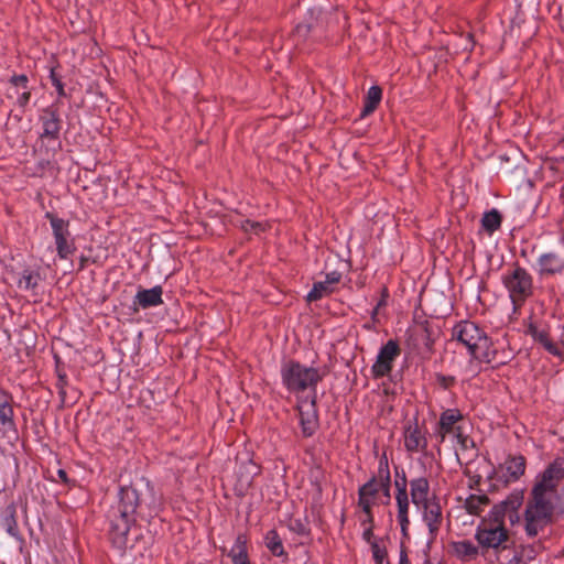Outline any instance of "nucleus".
<instances>
[{
  "mask_svg": "<svg viewBox=\"0 0 564 564\" xmlns=\"http://www.w3.org/2000/svg\"><path fill=\"white\" fill-rule=\"evenodd\" d=\"M473 359L478 360L479 362L492 364L494 369L507 365L510 360V358H502L499 356V351L492 346L490 338L489 344L481 347Z\"/></svg>",
  "mask_w": 564,
  "mask_h": 564,
  "instance_id": "21",
  "label": "nucleus"
},
{
  "mask_svg": "<svg viewBox=\"0 0 564 564\" xmlns=\"http://www.w3.org/2000/svg\"><path fill=\"white\" fill-rule=\"evenodd\" d=\"M435 339L427 322L412 329L408 337V345L417 355L430 358L434 352Z\"/></svg>",
  "mask_w": 564,
  "mask_h": 564,
  "instance_id": "11",
  "label": "nucleus"
},
{
  "mask_svg": "<svg viewBox=\"0 0 564 564\" xmlns=\"http://www.w3.org/2000/svg\"><path fill=\"white\" fill-rule=\"evenodd\" d=\"M370 547L375 563L382 564L388 555L386 546H381L378 542H372Z\"/></svg>",
  "mask_w": 564,
  "mask_h": 564,
  "instance_id": "40",
  "label": "nucleus"
},
{
  "mask_svg": "<svg viewBox=\"0 0 564 564\" xmlns=\"http://www.w3.org/2000/svg\"><path fill=\"white\" fill-rule=\"evenodd\" d=\"M563 143H564V140H563Z\"/></svg>",
  "mask_w": 564,
  "mask_h": 564,
  "instance_id": "59",
  "label": "nucleus"
},
{
  "mask_svg": "<svg viewBox=\"0 0 564 564\" xmlns=\"http://www.w3.org/2000/svg\"><path fill=\"white\" fill-rule=\"evenodd\" d=\"M372 505L373 503H361L358 502V506L362 509L366 514V518L361 521L362 525L373 527V514H372Z\"/></svg>",
  "mask_w": 564,
  "mask_h": 564,
  "instance_id": "43",
  "label": "nucleus"
},
{
  "mask_svg": "<svg viewBox=\"0 0 564 564\" xmlns=\"http://www.w3.org/2000/svg\"><path fill=\"white\" fill-rule=\"evenodd\" d=\"M50 79L52 85L56 88L58 97H65L66 93L64 89V84L62 82L61 76L55 72V69H51Z\"/></svg>",
  "mask_w": 564,
  "mask_h": 564,
  "instance_id": "41",
  "label": "nucleus"
},
{
  "mask_svg": "<svg viewBox=\"0 0 564 564\" xmlns=\"http://www.w3.org/2000/svg\"><path fill=\"white\" fill-rule=\"evenodd\" d=\"M502 283L509 292V297L514 312L518 311L525 301L533 295L532 275L519 264H514L502 275Z\"/></svg>",
  "mask_w": 564,
  "mask_h": 564,
  "instance_id": "5",
  "label": "nucleus"
},
{
  "mask_svg": "<svg viewBox=\"0 0 564 564\" xmlns=\"http://www.w3.org/2000/svg\"><path fill=\"white\" fill-rule=\"evenodd\" d=\"M241 229L246 232H254L259 234L265 230V225L260 221H253L250 219H246L240 225Z\"/></svg>",
  "mask_w": 564,
  "mask_h": 564,
  "instance_id": "39",
  "label": "nucleus"
},
{
  "mask_svg": "<svg viewBox=\"0 0 564 564\" xmlns=\"http://www.w3.org/2000/svg\"><path fill=\"white\" fill-rule=\"evenodd\" d=\"M281 379L284 388L294 394L310 391L308 395L316 393L319 382L326 376L318 368L307 367L296 360H286L281 366Z\"/></svg>",
  "mask_w": 564,
  "mask_h": 564,
  "instance_id": "4",
  "label": "nucleus"
},
{
  "mask_svg": "<svg viewBox=\"0 0 564 564\" xmlns=\"http://www.w3.org/2000/svg\"><path fill=\"white\" fill-rule=\"evenodd\" d=\"M454 436L456 437L458 444L464 449L468 448L469 444L474 445V441L471 438H469L468 435L464 434L463 427L462 429H457V432L454 434Z\"/></svg>",
  "mask_w": 564,
  "mask_h": 564,
  "instance_id": "45",
  "label": "nucleus"
},
{
  "mask_svg": "<svg viewBox=\"0 0 564 564\" xmlns=\"http://www.w3.org/2000/svg\"><path fill=\"white\" fill-rule=\"evenodd\" d=\"M464 420V415L459 409H446L440 415L437 426L435 430V436L438 440V444L444 443L445 438L449 434H455L457 429L462 426L457 425Z\"/></svg>",
  "mask_w": 564,
  "mask_h": 564,
  "instance_id": "13",
  "label": "nucleus"
},
{
  "mask_svg": "<svg viewBox=\"0 0 564 564\" xmlns=\"http://www.w3.org/2000/svg\"><path fill=\"white\" fill-rule=\"evenodd\" d=\"M44 217L51 224L57 257L68 259L76 251L75 240L69 230V221L59 218L52 212H46Z\"/></svg>",
  "mask_w": 564,
  "mask_h": 564,
  "instance_id": "7",
  "label": "nucleus"
},
{
  "mask_svg": "<svg viewBox=\"0 0 564 564\" xmlns=\"http://www.w3.org/2000/svg\"><path fill=\"white\" fill-rule=\"evenodd\" d=\"M422 510L423 521L426 523L431 542L434 541L440 532L443 522V512L440 499L432 494V500L417 507Z\"/></svg>",
  "mask_w": 564,
  "mask_h": 564,
  "instance_id": "12",
  "label": "nucleus"
},
{
  "mask_svg": "<svg viewBox=\"0 0 564 564\" xmlns=\"http://www.w3.org/2000/svg\"><path fill=\"white\" fill-rule=\"evenodd\" d=\"M435 380L437 386L443 390H449L456 384V378L454 376H446L441 372L435 373Z\"/></svg>",
  "mask_w": 564,
  "mask_h": 564,
  "instance_id": "37",
  "label": "nucleus"
},
{
  "mask_svg": "<svg viewBox=\"0 0 564 564\" xmlns=\"http://www.w3.org/2000/svg\"><path fill=\"white\" fill-rule=\"evenodd\" d=\"M388 297H389V292H388V289L384 286L381 291V297H380L379 302L377 303L378 307L381 308V307L386 306Z\"/></svg>",
  "mask_w": 564,
  "mask_h": 564,
  "instance_id": "52",
  "label": "nucleus"
},
{
  "mask_svg": "<svg viewBox=\"0 0 564 564\" xmlns=\"http://www.w3.org/2000/svg\"><path fill=\"white\" fill-rule=\"evenodd\" d=\"M55 361H56L55 373L57 377V381H56L55 386L58 390V397H59V401H61L59 408L63 409L64 406L74 404L79 398V392L77 389L72 388L70 392H69V400H68L67 388L69 386V382H68L67 373L65 371V366L58 356H55Z\"/></svg>",
  "mask_w": 564,
  "mask_h": 564,
  "instance_id": "14",
  "label": "nucleus"
},
{
  "mask_svg": "<svg viewBox=\"0 0 564 564\" xmlns=\"http://www.w3.org/2000/svg\"><path fill=\"white\" fill-rule=\"evenodd\" d=\"M489 502L490 500L486 495H470L465 501V509L469 514L479 516Z\"/></svg>",
  "mask_w": 564,
  "mask_h": 564,
  "instance_id": "32",
  "label": "nucleus"
},
{
  "mask_svg": "<svg viewBox=\"0 0 564 564\" xmlns=\"http://www.w3.org/2000/svg\"><path fill=\"white\" fill-rule=\"evenodd\" d=\"M379 310H380V307H378V305H376V306L373 307L372 312H371V321H372L373 323H376V322H377V315H378V313H379Z\"/></svg>",
  "mask_w": 564,
  "mask_h": 564,
  "instance_id": "56",
  "label": "nucleus"
},
{
  "mask_svg": "<svg viewBox=\"0 0 564 564\" xmlns=\"http://www.w3.org/2000/svg\"><path fill=\"white\" fill-rule=\"evenodd\" d=\"M401 347L397 339H389L383 344L371 366V375L373 379H381L390 376L394 361L401 355Z\"/></svg>",
  "mask_w": 564,
  "mask_h": 564,
  "instance_id": "8",
  "label": "nucleus"
},
{
  "mask_svg": "<svg viewBox=\"0 0 564 564\" xmlns=\"http://www.w3.org/2000/svg\"><path fill=\"white\" fill-rule=\"evenodd\" d=\"M313 24H306L303 21L295 26L293 37L296 41V44L304 42L308 37L321 39V36L313 31Z\"/></svg>",
  "mask_w": 564,
  "mask_h": 564,
  "instance_id": "35",
  "label": "nucleus"
},
{
  "mask_svg": "<svg viewBox=\"0 0 564 564\" xmlns=\"http://www.w3.org/2000/svg\"><path fill=\"white\" fill-rule=\"evenodd\" d=\"M162 509V497L145 478L123 486L118 492V502L109 511V538L115 547L126 550L128 534L137 518L149 521Z\"/></svg>",
  "mask_w": 564,
  "mask_h": 564,
  "instance_id": "1",
  "label": "nucleus"
},
{
  "mask_svg": "<svg viewBox=\"0 0 564 564\" xmlns=\"http://www.w3.org/2000/svg\"><path fill=\"white\" fill-rule=\"evenodd\" d=\"M525 334L530 335L534 341L539 343L549 354L564 360V351L551 339L547 326L540 327L535 323L530 322Z\"/></svg>",
  "mask_w": 564,
  "mask_h": 564,
  "instance_id": "15",
  "label": "nucleus"
},
{
  "mask_svg": "<svg viewBox=\"0 0 564 564\" xmlns=\"http://www.w3.org/2000/svg\"><path fill=\"white\" fill-rule=\"evenodd\" d=\"M333 292V289L326 281H318L313 284L312 290L306 295L308 303L316 302Z\"/></svg>",
  "mask_w": 564,
  "mask_h": 564,
  "instance_id": "34",
  "label": "nucleus"
},
{
  "mask_svg": "<svg viewBox=\"0 0 564 564\" xmlns=\"http://www.w3.org/2000/svg\"><path fill=\"white\" fill-rule=\"evenodd\" d=\"M375 476H378L379 479L391 478L389 462L386 453H383L379 458L378 470Z\"/></svg>",
  "mask_w": 564,
  "mask_h": 564,
  "instance_id": "38",
  "label": "nucleus"
},
{
  "mask_svg": "<svg viewBox=\"0 0 564 564\" xmlns=\"http://www.w3.org/2000/svg\"><path fill=\"white\" fill-rule=\"evenodd\" d=\"M411 501L416 506L432 500L430 481L426 477H417L410 480Z\"/></svg>",
  "mask_w": 564,
  "mask_h": 564,
  "instance_id": "20",
  "label": "nucleus"
},
{
  "mask_svg": "<svg viewBox=\"0 0 564 564\" xmlns=\"http://www.w3.org/2000/svg\"><path fill=\"white\" fill-rule=\"evenodd\" d=\"M452 338L467 347L471 359L489 344L486 332L471 321H460L452 329Z\"/></svg>",
  "mask_w": 564,
  "mask_h": 564,
  "instance_id": "6",
  "label": "nucleus"
},
{
  "mask_svg": "<svg viewBox=\"0 0 564 564\" xmlns=\"http://www.w3.org/2000/svg\"><path fill=\"white\" fill-rule=\"evenodd\" d=\"M88 262H89V257L82 254L79 257V268H78V270L79 271L84 270Z\"/></svg>",
  "mask_w": 564,
  "mask_h": 564,
  "instance_id": "53",
  "label": "nucleus"
},
{
  "mask_svg": "<svg viewBox=\"0 0 564 564\" xmlns=\"http://www.w3.org/2000/svg\"><path fill=\"white\" fill-rule=\"evenodd\" d=\"M395 477H397V479L394 481V486L397 489V494H400V490L408 491L406 490L408 480H406L405 471L403 469H401V471H399L398 467H395Z\"/></svg>",
  "mask_w": 564,
  "mask_h": 564,
  "instance_id": "42",
  "label": "nucleus"
},
{
  "mask_svg": "<svg viewBox=\"0 0 564 564\" xmlns=\"http://www.w3.org/2000/svg\"><path fill=\"white\" fill-rule=\"evenodd\" d=\"M288 529L300 535V536H310L311 535V527H310V520L306 514L303 516H295L292 514L286 521Z\"/></svg>",
  "mask_w": 564,
  "mask_h": 564,
  "instance_id": "26",
  "label": "nucleus"
},
{
  "mask_svg": "<svg viewBox=\"0 0 564 564\" xmlns=\"http://www.w3.org/2000/svg\"><path fill=\"white\" fill-rule=\"evenodd\" d=\"M399 523H400V527H401V533H402V538L404 539H409V525H410V520H399Z\"/></svg>",
  "mask_w": 564,
  "mask_h": 564,
  "instance_id": "51",
  "label": "nucleus"
},
{
  "mask_svg": "<svg viewBox=\"0 0 564 564\" xmlns=\"http://www.w3.org/2000/svg\"><path fill=\"white\" fill-rule=\"evenodd\" d=\"M306 24H313V31L321 37L324 34L323 10L319 7L307 9L306 17L303 21Z\"/></svg>",
  "mask_w": 564,
  "mask_h": 564,
  "instance_id": "31",
  "label": "nucleus"
},
{
  "mask_svg": "<svg viewBox=\"0 0 564 564\" xmlns=\"http://www.w3.org/2000/svg\"><path fill=\"white\" fill-rule=\"evenodd\" d=\"M524 501V490L514 489L507 498L496 503L487 518L478 524L475 540L479 544L480 554L486 556L490 550L499 556L503 551L510 549L512 543L509 530L505 525V518L509 519L511 525L518 524L521 520L519 509Z\"/></svg>",
  "mask_w": 564,
  "mask_h": 564,
  "instance_id": "3",
  "label": "nucleus"
},
{
  "mask_svg": "<svg viewBox=\"0 0 564 564\" xmlns=\"http://www.w3.org/2000/svg\"><path fill=\"white\" fill-rule=\"evenodd\" d=\"M539 265L543 274H555L564 270V236L557 248L540 256Z\"/></svg>",
  "mask_w": 564,
  "mask_h": 564,
  "instance_id": "16",
  "label": "nucleus"
},
{
  "mask_svg": "<svg viewBox=\"0 0 564 564\" xmlns=\"http://www.w3.org/2000/svg\"><path fill=\"white\" fill-rule=\"evenodd\" d=\"M1 524L8 534L13 538H19L20 531L17 521V508L14 505H9L4 509Z\"/></svg>",
  "mask_w": 564,
  "mask_h": 564,
  "instance_id": "28",
  "label": "nucleus"
},
{
  "mask_svg": "<svg viewBox=\"0 0 564 564\" xmlns=\"http://www.w3.org/2000/svg\"><path fill=\"white\" fill-rule=\"evenodd\" d=\"M527 459L522 455L508 456L503 465L500 466L503 471L505 482H512L519 480L525 471Z\"/></svg>",
  "mask_w": 564,
  "mask_h": 564,
  "instance_id": "19",
  "label": "nucleus"
},
{
  "mask_svg": "<svg viewBox=\"0 0 564 564\" xmlns=\"http://www.w3.org/2000/svg\"><path fill=\"white\" fill-rule=\"evenodd\" d=\"M12 117H13L18 122H20V121H21V119H22V117H21V116H19V115H14V116H13V115H12V112H10V113H9V118H12Z\"/></svg>",
  "mask_w": 564,
  "mask_h": 564,
  "instance_id": "57",
  "label": "nucleus"
},
{
  "mask_svg": "<svg viewBox=\"0 0 564 564\" xmlns=\"http://www.w3.org/2000/svg\"><path fill=\"white\" fill-rule=\"evenodd\" d=\"M57 475L64 484L68 482L67 473L64 469H58Z\"/></svg>",
  "mask_w": 564,
  "mask_h": 564,
  "instance_id": "54",
  "label": "nucleus"
},
{
  "mask_svg": "<svg viewBox=\"0 0 564 564\" xmlns=\"http://www.w3.org/2000/svg\"><path fill=\"white\" fill-rule=\"evenodd\" d=\"M364 540L371 545L372 542H376L373 540V527H367L362 533Z\"/></svg>",
  "mask_w": 564,
  "mask_h": 564,
  "instance_id": "49",
  "label": "nucleus"
},
{
  "mask_svg": "<svg viewBox=\"0 0 564 564\" xmlns=\"http://www.w3.org/2000/svg\"><path fill=\"white\" fill-rule=\"evenodd\" d=\"M264 543L268 550L278 557H288V553L284 551L283 542L278 531L272 529L269 530L264 536Z\"/></svg>",
  "mask_w": 564,
  "mask_h": 564,
  "instance_id": "29",
  "label": "nucleus"
},
{
  "mask_svg": "<svg viewBox=\"0 0 564 564\" xmlns=\"http://www.w3.org/2000/svg\"><path fill=\"white\" fill-rule=\"evenodd\" d=\"M57 104L58 100L40 111L39 121L42 127L40 139L42 141H59L63 121Z\"/></svg>",
  "mask_w": 564,
  "mask_h": 564,
  "instance_id": "9",
  "label": "nucleus"
},
{
  "mask_svg": "<svg viewBox=\"0 0 564 564\" xmlns=\"http://www.w3.org/2000/svg\"><path fill=\"white\" fill-rule=\"evenodd\" d=\"M382 98V89L380 86L373 85L369 88L366 97L365 104L360 113L361 118H366L369 115L373 113L378 108Z\"/></svg>",
  "mask_w": 564,
  "mask_h": 564,
  "instance_id": "25",
  "label": "nucleus"
},
{
  "mask_svg": "<svg viewBox=\"0 0 564 564\" xmlns=\"http://www.w3.org/2000/svg\"><path fill=\"white\" fill-rule=\"evenodd\" d=\"M398 564H411L405 546L402 544L400 549L399 563Z\"/></svg>",
  "mask_w": 564,
  "mask_h": 564,
  "instance_id": "50",
  "label": "nucleus"
},
{
  "mask_svg": "<svg viewBox=\"0 0 564 564\" xmlns=\"http://www.w3.org/2000/svg\"><path fill=\"white\" fill-rule=\"evenodd\" d=\"M307 400H299L297 411L300 416V425L302 435L304 437H311L315 434L319 426L318 410H317V393L308 395Z\"/></svg>",
  "mask_w": 564,
  "mask_h": 564,
  "instance_id": "10",
  "label": "nucleus"
},
{
  "mask_svg": "<svg viewBox=\"0 0 564 564\" xmlns=\"http://www.w3.org/2000/svg\"><path fill=\"white\" fill-rule=\"evenodd\" d=\"M395 500L398 506V521L409 520V494L408 491H401L395 494Z\"/></svg>",
  "mask_w": 564,
  "mask_h": 564,
  "instance_id": "36",
  "label": "nucleus"
},
{
  "mask_svg": "<svg viewBox=\"0 0 564 564\" xmlns=\"http://www.w3.org/2000/svg\"><path fill=\"white\" fill-rule=\"evenodd\" d=\"M404 447L409 453L425 452L427 448V438L420 427L417 421L409 423L404 427Z\"/></svg>",
  "mask_w": 564,
  "mask_h": 564,
  "instance_id": "17",
  "label": "nucleus"
},
{
  "mask_svg": "<svg viewBox=\"0 0 564 564\" xmlns=\"http://www.w3.org/2000/svg\"><path fill=\"white\" fill-rule=\"evenodd\" d=\"M521 562V555L514 554L509 561L508 564H520Z\"/></svg>",
  "mask_w": 564,
  "mask_h": 564,
  "instance_id": "55",
  "label": "nucleus"
},
{
  "mask_svg": "<svg viewBox=\"0 0 564 564\" xmlns=\"http://www.w3.org/2000/svg\"><path fill=\"white\" fill-rule=\"evenodd\" d=\"M452 547L455 555L462 561L475 560L480 554L479 544L475 545L469 540L453 542Z\"/></svg>",
  "mask_w": 564,
  "mask_h": 564,
  "instance_id": "24",
  "label": "nucleus"
},
{
  "mask_svg": "<svg viewBox=\"0 0 564 564\" xmlns=\"http://www.w3.org/2000/svg\"><path fill=\"white\" fill-rule=\"evenodd\" d=\"M379 487L384 498L383 503L388 505L391 499V478L379 479Z\"/></svg>",
  "mask_w": 564,
  "mask_h": 564,
  "instance_id": "44",
  "label": "nucleus"
},
{
  "mask_svg": "<svg viewBox=\"0 0 564 564\" xmlns=\"http://www.w3.org/2000/svg\"><path fill=\"white\" fill-rule=\"evenodd\" d=\"M31 99V90L29 88L24 89V91L18 97L17 104L19 107L24 109Z\"/></svg>",
  "mask_w": 564,
  "mask_h": 564,
  "instance_id": "47",
  "label": "nucleus"
},
{
  "mask_svg": "<svg viewBox=\"0 0 564 564\" xmlns=\"http://www.w3.org/2000/svg\"><path fill=\"white\" fill-rule=\"evenodd\" d=\"M560 345L564 347V326L562 327V335L560 337Z\"/></svg>",
  "mask_w": 564,
  "mask_h": 564,
  "instance_id": "58",
  "label": "nucleus"
},
{
  "mask_svg": "<svg viewBox=\"0 0 564 564\" xmlns=\"http://www.w3.org/2000/svg\"><path fill=\"white\" fill-rule=\"evenodd\" d=\"M564 479V458L557 457L536 475L524 510V530L529 538L536 536L549 524L554 514L564 512L558 486Z\"/></svg>",
  "mask_w": 564,
  "mask_h": 564,
  "instance_id": "2",
  "label": "nucleus"
},
{
  "mask_svg": "<svg viewBox=\"0 0 564 564\" xmlns=\"http://www.w3.org/2000/svg\"><path fill=\"white\" fill-rule=\"evenodd\" d=\"M380 491L378 476H372L366 484L358 489V502L373 503L371 499L376 498Z\"/></svg>",
  "mask_w": 564,
  "mask_h": 564,
  "instance_id": "27",
  "label": "nucleus"
},
{
  "mask_svg": "<svg viewBox=\"0 0 564 564\" xmlns=\"http://www.w3.org/2000/svg\"><path fill=\"white\" fill-rule=\"evenodd\" d=\"M41 280L42 279L39 271L25 269L23 270L19 280V288H23L25 290H34L39 286Z\"/></svg>",
  "mask_w": 564,
  "mask_h": 564,
  "instance_id": "33",
  "label": "nucleus"
},
{
  "mask_svg": "<svg viewBox=\"0 0 564 564\" xmlns=\"http://www.w3.org/2000/svg\"><path fill=\"white\" fill-rule=\"evenodd\" d=\"M341 280V273L338 272V271H332V272H328L326 274V283H328L329 285H333V284H337L339 283Z\"/></svg>",
  "mask_w": 564,
  "mask_h": 564,
  "instance_id": "48",
  "label": "nucleus"
},
{
  "mask_svg": "<svg viewBox=\"0 0 564 564\" xmlns=\"http://www.w3.org/2000/svg\"><path fill=\"white\" fill-rule=\"evenodd\" d=\"M248 538L240 533L237 535L234 546L228 553L232 564H251L248 555Z\"/></svg>",
  "mask_w": 564,
  "mask_h": 564,
  "instance_id": "23",
  "label": "nucleus"
},
{
  "mask_svg": "<svg viewBox=\"0 0 564 564\" xmlns=\"http://www.w3.org/2000/svg\"><path fill=\"white\" fill-rule=\"evenodd\" d=\"M501 223L502 215L496 208L486 212L481 218V226L484 230L489 235H492L495 231H497L501 227Z\"/></svg>",
  "mask_w": 564,
  "mask_h": 564,
  "instance_id": "30",
  "label": "nucleus"
},
{
  "mask_svg": "<svg viewBox=\"0 0 564 564\" xmlns=\"http://www.w3.org/2000/svg\"><path fill=\"white\" fill-rule=\"evenodd\" d=\"M10 84H12L13 86L15 87H21L23 89H26L29 88L28 87V84H29V78L26 75L24 74H20V75H13L11 78H10Z\"/></svg>",
  "mask_w": 564,
  "mask_h": 564,
  "instance_id": "46",
  "label": "nucleus"
},
{
  "mask_svg": "<svg viewBox=\"0 0 564 564\" xmlns=\"http://www.w3.org/2000/svg\"><path fill=\"white\" fill-rule=\"evenodd\" d=\"M162 294L161 285H155L152 289L140 288L133 300L134 311H138L137 306L145 310L163 304Z\"/></svg>",
  "mask_w": 564,
  "mask_h": 564,
  "instance_id": "18",
  "label": "nucleus"
},
{
  "mask_svg": "<svg viewBox=\"0 0 564 564\" xmlns=\"http://www.w3.org/2000/svg\"><path fill=\"white\" fill-rule=\"evenodd\" d=\"M0 423L3 427L15 431L12 397L6 391H0Z\"/></svg>",
  "mask_w": 564,
  "mask_h": 564,
  "instance_id": "22",
  "label": "nucleus"
}]
</instances>
